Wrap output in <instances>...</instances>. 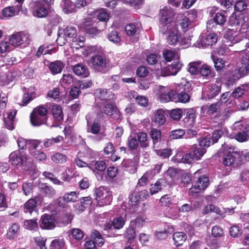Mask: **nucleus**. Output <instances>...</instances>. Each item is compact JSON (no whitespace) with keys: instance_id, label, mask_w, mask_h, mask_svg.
<instances>
[{"instance_id":"1","label":"nucleus","mask_w":249,"mask_h":249,"mask_svg":"<svg viewBox=\"0 0 249 249\" xmlns=\"http://www.w3.org/2000/svg\"><path fill=\"white\" fill-rule=\"evenodd\" d=\"M175 12L170 7L164 6L159 13L160 16V32L163 35L168 30V28L175 26L174 22Z\"/></svg>"},{"instance_id":"2","label":"nucleus","mask_w":249,"mask_h":249,"mask_svg":"<svg viewBox=\"0 0 249 249\" xmlns=\"http://www.w3.org/2000/svg\"><path fill=\"white\" fill-rule=\"evenodd\" d=\"M234 147L229 146L227 143L222 144L221 149L224 151L222 157L223 163L227 166H231L235 162L240 161V154L237 151H234Z\"/></svg>"},{"instance_id":"3","label":"nucleus","mask_w":249,"mask_h":249,"mask_svg":"<svg viewBox=\"0 0 249 249\" xmlns=\"http://www.w3.org/2000/svg\"><path fill=\"white\" fill-rule=\"evenodd\" d=\"M192 90V84L189 81H185L178 84L176 87L177 95L175 96L177 102L185 103L189 101V93Z\"/></svg>"},{"instance_id":"4","label":"nucleus","mask_w":249,"mask_h":249,"mask_svg":"<svg viewBox=\"0 0 249 249\" xmlns=\"http://www.w3.org/2000/svg\"><path fill=\"white\" fill-rule=\"evenodd\" d=\"M211 143L210 138L204 137L199 141V144H194L190 149V151L195 160H200L206 152V148Z\"/></svg>"},{"instance_id":"5","label":"nucleus","mask_w":249,"mask_h":249,"mask_svg":"<svg viewBox=\"0 0 249 249\" xmlns=\"http://www.w3.org/2000/svg\"><path fill=\"white\" fill-rule=\"evenodd\" d=\"M92 68L97 72L106 73L109 68L108 60L105 56L96 55L92 57Z\"/></svg>"},{"instance_id":"6","label":"nucleus","mask_w":249,"mask_h":249,"mask_svg":"<svg viewBox=\"0 0 249 249\" xmlns=\"http://www.w3.org/2000/svg\"><path fill=\"white\" fill-rule=\"evenodd\" d=\"M29 8L34 16L42 18L48 14L47 7L41 0H34L29 5Z\"/></svg>"},{"instance_id":"7","label":"nucleus","mask_w":249,"mask_h":249,"mask_svg":"<svg viewBox=\"0 0 249 249\" xmlns=\"http://www.w3.org/2000/svg\"><path fill=\"white\" fill-rule=\"evenodd\" d=\"M217 41V36L215 34H210L206 36H200L198 40L194 43L196 47L206 48L209 46L215 44Z\"/></svg>"},{"instance_id":"8","label":"nucleus","mask_w":249,"mask_h":249,"mask_svg":"<svg viewBox=\"0 0 249 249\" xmlns=\"http://www.w3.org/2000/svg\"><path fill=\"white\" fill-rule=\"evenodd\" d=\"M229 24L231 26H241L243 29L249 28V18L243 14H233L229 20Z\"/></svg>"},{"instance_id":"9","label":"nucleus","mask_w":249,"mask_h":249,"mask_svg":"<svg viewBox=\"0 0 249 249\" xmlns=\"http://www.w3.org/2000/svg\"><path fill=\"white\" fill-rule=\"evenodd\" d=\"M29 36L23 33H17L12 35L9 41L13 46H26L30 44Z\"/></svg>"},{"instance_id":"10","label":"nucleus","mask_w":249,"mask_h":249,"mask_svg":"<svg viewBox=\"0 0 249 249\" xmlns=\"http://www.w3.org/2000/svg\"><path fill=\"white\" fill-rule=\"evenodd\" d=\"M126 221V215L124 216H118L114 218L112 221L106 223L104 230L109 231L112 230H119L122 229L124 227Z\"/></svg>"},{"instance_id":"11","label":"nucleus","mask_w":249,"mask_h":249,"mask_svg":"<svg viewBox=\"0 0 249 249\" xmlns=\"http://www.w3.org/2000/svg\"><path fill=\"white\" fill-rule=\"evenodd\" d=\"M209 183V179L207 176L205 175L200 176L196 184L190 188L189 193L193 196L197 194L201 191L205 190L208 187Z\"/></svg>"},{"instance_id":"12","label":"nucleus","mask_w":249,"mask_h":249,"mask_svg":"<svg viewBox=\"0 0 249 249\" xmlns=\"http://www.w3.org/2000/svg\"><path fill=\"white\" fill-rule=\"evenodd\" d=\"M159 92L161 101L165 103L169 101L177 102V100L175 99V96L177 95L176 90H171L168 87H163L160 89Z\"/></svg>"},{"instance_id":"13","label":"nucleus","mask_w":249,"mask_h":249,"mask_svg":"<svg viewBox=\"0 0 249 249\" xmlns=\"http://www.w3.org/2000/svg\"><path fill=\"white\" fill-rule=\"evenodd\" d=\"M55 221L52 215L44 214L41 217L39 225L41 229L51 230L55 227Z\"/></svg>"},{"instance_id":"14","label":"nucleus","mask_w":249,"mask_h":249,"mask_svg":"<svg viewBox=\"0 0 249 249\" xmlns=\"http://www.w3.org/2000/svg\"><path fill=\"white\" fill-rule=\"evenodd\" d=\"M182 64L180 62H174L171 65H168L161 71V75L167 76L169 75H176L181 69Z\"/></svg>"},{"instance_id":"15","label":"nucleus","mask_w":249,"mask_h":249,"mask_svg":"<svg viewBox=\"0 0 249 249\" xmlns=\"http://www.w3.org/2000/svg\"><path fill=\"white\" fill-rule=\"evenodd\" d=\"M78 199L77 194L76 192H70L66 193L62 197H59L57 199V203L59 206H63L64 202H74Z\"/></svg>"},{"instance_id":"16","label":"nucleus","mask_w":249,"mask_h":249,"mask_svg":"<svg viewBox=\"0 0 249 249\" xmlns=\"http://www.w3.org/2000/svg\"><path fill=\"white\" fill-rule=\"evenodd\" d=\"M183 112L186 115L183 119L184 123L187 127H192L195 123L196 117V109L193 108L185 109L183 110Z\"/></svg>"},{"instance_id":"17","label":"nucleus","mask_w":249,"mask_h":249,"mask_svg":"<svg viewBox=\"0 0 249 249\" xmlns=\"http://www.w3.org/2000/svg\"><path fill=\"white\" fill-rule=\"evenodd\" d=\"M41 201L42 198L40 196H36L33 198L29 199L24 204V212L26 213H29L31 214L35 209L37 204L38 202L41 203Z\"/></svg>"},{"instance_id":"18","label":"nucleus","mask_w":249,"mask_h":249,"mask_svg":"<svg viewBox=\"0 0 249 249\" xmlns=\"http://www.w3.org/2000/svg\"><path fill=\"white\" fill-rule=\"evenodd\" d=\"M21 10V4H18L16 6H9L4 8L2 11L3 17L10 18L18 15Z\"/></svg>"},{"instance_id":"19","label":"nucleus","mask_w":249,"mask_h":249,"mask_svg":"<svg viewBox=\"0 0 249 249\" xmlns=\"http://www.w3.org/2000/svg\"><path fill=\"white\" fill-rule=\"evenodd\" d=\"M40 191L45 196L48 198L53 197L56 194L55 190L51 185L45 183H39L38 184Z\"/></svg>"},{"instance_id":"20","label":"nucleus","mask_w":249,"mask_h":249,"mask_svg":"<svg viewBox=\"0 0 249 249\" xmlns=\"http://www.w3.org/2000/svg\"><path fill=\"white\" fill-rule=\"evenodd\" d=\"M166 33L168 34L167 40L169 44L175 45L178 42L179 36L178 35V31L175 27V25L168 28V30L165 34Z\"/></svg>"},{"instance_id":"21","label":"nucleus","mask_w":249,"mask_h":249,"mask_svg":"<svg viewBox=\"0 0 249 249\" xmlns=\"http://www.w3.org/2000/svg\"><path fill=\"white\" fill-rule=\"evenodd\" d=\"M25 159V158L19 151L13 152L9 155V161L13 165L21 166Z\"/></svg>"},{"instance_id":"22","label":"nucleus","mask_w":249,"mask_h":249,"mask_svg":"<svg viewBox=\"0 0 249 249\" xmlns=\"http://www.w3.org/2000/svg\"><path fill=\"white\" fill-rule=\"evenodd\" d=\"M175 231L173 226L168 225L166 226L162 231H156L155 233L156 238L160 240H165L169 234L172 233Z\"/></svg>"},{"instance_id":"23","label":"nucleus","mask_w":249,"mask_h":249,"mask_svg":"<svg viewBox=\"0 0 249 249\" xmlns=\"http://www.w3.org/2000/svg\"><path fill=\"white\" fill-rule=\"evenodd\" d=\"M149 196L148 192L147 190H143L136 193L135 195L131 194L129 197V201L134 204L140 200H144Z\"/></svg>"},{"instance_id":"24","label":"nucleus","mask_w":249,"mask_h":249,"mask_svg":"<svg viewBox=\"0 0 249 249\" xmlns=\"http://www.w3.org/2000/svg\"><path fill=\"white\" fill-rule=\"evenodd\" d=\"M95 95L96 98L102 101H108L114 96L111 92L107 89H97L95 92Z\"/></svg>"},{"instance_id":"25","label":"nucleus","mask_w":249,"mask_h":249,"mask_svg":"<svg viewBox=\"0 0 249 249\" xmlns=\"http://www.w3.org/2000/svg\"><path fill=\"white\" fill-rule=\"evenodd\" d=\"M47 117H43L35 111H32L30 115V121L31 124L34 126H38L46 123Z\"/></svg>"},{"instance_id":"26","label":"nucleus","mask_w":249,"mask_h":249,"mask_svg":"<svg viewBox=\"0 0 249 249\" xmlns=\"http://www.w3.org/2000/svg\"><path fill=\"white\" fill-rule=\"evenodd\" d=\"M60 7L63 12L66 14L73 13L76 12L75 6L70 0H62L60 3Z\"/></svg>"},{"instance_id":"27","label":"nucleus","mask_w":249,"mask_h":249,"mask_svg":"<svg viewBox=\"0 0 249 249\" xmlns=\"http://www.w3.org/2000/svg\"><path fill=\"white\" fill-rule=\"evenodd\" d=\"M23 90L24 94L22 97L21 105L25 106L33 99L32 95L33 94H35V91L32 87L27 89L24 88Z\"/></svg>"},{"instance_id":"28","label":"nucleus","mask_w":249,"mask_h":249,"mask_svg":"<svg viewBox=\"0 0 249 249\" xmlns=\"http://www.w3.org/2000/svg\"><path fill=\"white\" fill-rule=\"evenodd\" d=\"M227 38L231 42L233 43H236L241 40H243L242 38V34L233 30H229L226 35Z\"/></svg>"},{"instance_id":"29","label":"nucleus","mask_w":249,"mask_h":249,"mask_svg":"<svg viewBox=\"0 0 249 249\" xmlns=\"http://www.w3.org/2000/svg\"><path fill=\"white\" fill-rule=\"evenodd\" d=\"M174 244L176 247L181 246L187 239L186 235L183 232H176L172 237Z\"/></svg>"},{"instance_id":"30","label":"nucleus","mask_w":249,"mask_h":249,"mask_svg":"<svg viewBox=\"0 0 249 249\" xmlns=\"http://www.w3.org/2000/svg\"><path fill=\"white\" fill-rule=\"evenodd\" d=\"M52 107V113L53 117L57 121H61L63 119V114L60 105L57 104L51 105Z\"/></svg>"},{"instance_id":"31","label":"nucleus","mask_w":249,"mask_h":249,"mask_svg":"<svg viewBox=\"0 0 249 249\" xmlns=\"http://www.w3.org/2000/svg\"><path fill=\"white\" fill-rule=\"evenodd\" d=\"M73 72L78 76H82L84 77H87L89 72L87 67L82 64H77L73 67Z\"/></svg>"},{"instance_id":"32","label":"nucleus","mask_w":249,"mask_h":249,"mask_svg":"<svg viewBox=\"0 0 249 249\" xmlns=\"http://www.w3.org/2000/svg\"><path fill=\"white\" fill-rule=\"evenodd\" d=\"M64 67V64L59 60L51 62L49 66V69L53 74L60 73Z\"/></svg>"},{"instance_id":"33","label":"nucleus","mask_w":249,"mask_h":249,"mask_svg":"<svg viewBox=\"0 0 249 249\" xmlns=\"http://www.w3.org/2000/svg\"><path fill=\"white\" fill-rule=\"evenodd\" d=\"M89 168L93 172L95 170L104 171L106 168V162L103 160L92 161L89 163Z\"/></svg>"},{"instance_id":"34","label":"nucleus","mask_w":249,"mask_h":249,"mask_svg":"<svg viewBox=\"0 0 249 249\" xmlns=\"http://www.w3.org/2000/svg\"><path fill=\"white\" fill-rule=\"evenodd\" d=\"M140 27L141 24L139 23L128 24L125 26V31L128 36H134L140 31Z\"/></svg>"},{"instance_id":"35","label":"nucleus","mask_w":249,"mask_h":249,"mask_svg":"<svg viewBox=\"0 0 249 249\" xmlns=\"http://www.w3.org/2000/svg\"><path fill=\"white\" fill-rule=\"evenodd\" d=\"M239 71L243 73H248L249 71V51L246 53L242 57Z\"/></svg>"},{"instance_id":"36","label":"nucleus","mask_w":249,"mask_h":249,"mask_svg":"<svg viewBox=\"0 0 249 249\" xmlns=\"http://www.w3.org/2000/svg\"><path fill=\"white\" fill-rule=\"evenodd\" d=\"M96 197L98 199H106V198H112L111 194L104 187H101L96 190Z\"/></svg>"},{"instance_id":"37","label":"nucleus","mask_w":249,"mask_h":249,"mask_svg":"<svg viewBox=\"0 0 249 249\" xmlns=\"http://www.w3.org/2000/svg\"><path fill=\"white\" fill-rule=\"evenodd\" d=\"M61 34H63L65 37L69 38H73L76 36L77 30L73 26H68L64 29L60 30Z\"/></svg>"},{"instance_id":"38","label":"nucleus","mask_w":249,"mask_h":249,"mask_svg":"<svg viewBox=\"0 0 249 249\" xmlns=\"http://www.w3.org/2000/svg\"><path fill=\"white\" fill-rule=\"evenodd\" d=\"M91 238L96 245L99 247H102L105 243L104 239L102 237L101 234L97 231L94 230L92 232Z\"/></svg>"},{"instance_id":"39","label":"nucleus","mask_w":249,"mask_h":249,"mask_svg":"<svg viewBox=\"0 0 249 249\" xmlns=\"http://www.w3.org/2000/svg\"><path fill=\"white\" fill-rule=\"evenodd\" d=\"M137 141H139L141 148H145L149 146L147 133L145 132H139L137 134Z\"/></svg>"},{"instance_id":"40","label":"nucleus","mask_w":249,"mask_h":249,"mask_svg":"<svg viewBox=\"0 0 249 249\" xmlns=\"http://www.w3.org/2000/svg\"><path fill=\"white\" fill-rule=\"evenodd\" d=\"M166 121L164 112L162 109L158 110L155 114L154 122L159 125H162Z\"/></svg>"},{"instance_id":"41","label":"nucleus","mask_w":249,"mask_h":249,"mask_svg":"<svg viewBox=\"0 0 249 249\" xmlns=\"http://www.w3.org/2000/svg\"><path fill=\"white\" fill-rule=\"evenodd\" d=\"M23 226L25 229L33 231H37L38 229L37 219L25 220L24 222Z\"/></svg>"},{"instance_id":"42","label":"nucleus","mask_w":249,"mask_h":249,"mask_svg":"<svg viewBox=\"0 0 249 249\" xmlns=\"http://www.w3.org/2000/svg\"><path fill=\"white\" fill-rule=\"evenodd\" d=\"M177 159L178 162L185 163H191L195 160L190 150L187 153L184 154L181 156L180 155H177Z\"/></svg>"},{"instance_id":"43","label":"nucleus","mask_w":249,"mask_h":249,"mask_svg":"<svg viewBox=\"0 0 249 249\" xmlns=\"http://www.w3.org/2000/svg\"><path fill=\"white\" fill-rule=\"evenodd\" d=\"M20 229L19 225L17 223H13L9 228L7 233V237L8 239H14L17 236L18 232Z\"/></svg>"},{"instance_id":"44","label":"nucleus","mask_w":249,"mask_h":249,"mask_svg":"<svg viewBox=\"0 0 249 249\" xmlns=\"http://www.w3.org/2000/svg\"><path fill=\"white\" fill-rule=\"evenodd\" d=\"M51 158L53 162L57 164H62L67 160V157L65 155L58 152L52 155Z\"/></svg>"},{"instance_id":"45","label":"nucleus","mask_w":249,"mask_h":249,"mask_svg":"<svg viewBox=\"0 0 249 249\" xmlns=\"http://www.w3.org/2000/svg\"><path fill=\"white\" fill-rule=\"evenodd\" d=\"M249 2V0H236L234 3V10L238 12L245 11L247 9Z\"/></svg>"},{"instance_id":"46","label":"nucleus","mask_w":249,"mask_h":249,"mask_svg":"<svg viewBox=\"0 0 249 249\" xmlns=\"http://www.w3.org/2000/svg\"><path fill=\"white\" fill-rule=\"evenodd\" d=\"M150 134L153 140V147L155 148L157 143L160 140L161 132L160 130L153 128L151 129Z\"/></svg>"},{"instance_id":"47","label":"nucleus","mask_w":249,"mask_h":249,"mask_svg":"<svg viewBox=\"0 0 249 249\" xmlns=\"http://www.w3.org/2000/svg\"><path fill=\"white\" fill-rule=\"evenodd\" d=\"M65 244L63 239L57 238L53 240L50 246V249H63Z\"/></svg>"},{"instance_id":"48","label":"nucleus","mask_w":249,"mask_h":249,"mask_svg":"<svg viewBox=\"0 0 249 249\" xmlns=\"http://www.w3.org/2000/svg\"><path fill=\"white\" fill-rule=\"evenodd\" d=\"M63 137L61 136H58L55 138L45 140L43 144L44 147L46 148L50 147L53 145L55 143L60 142L63 140Z\"/></svg>"},{"instance_id":"49","label":"nucleus","mask_w":249,"mask_h":249,"mask_svg":"<svg viewBox=\"0 0 249 249\" xmlns=\"http://www.w3.org/2000/svg\"><path fill=\"white\" fill-rule=\"evenodd\" d=\"M43 176L50 180L54 184L61 185L63 184V182L59 180L51 172L45 171L43 173Z\"/></svg>"},{"instance_id":"50","label":"nucleus","mask_w":249,"mask_h":249,"mask_svg":"<svg viewBox=\"0 0 249 249\" xmlns=\"http://www.w3.org/2000/svg\"><path fill=\"white\" fill-rule=\"evenodd\" d=\"M212 58H213L215 70L217 71H219L225 67V62L222 58H216L213 55H212Z\"/></svg>"},{"instance_id":"51","label":"nucleus","mask_w":249,"mask_h":249,"mask_svg":"<svg viewBox=\"0 0 249 249\" xmlns=\"http://www.w3.org/2000/svg\"><path fill=\"white\" fill-rule=\"evenodd\" d=\"M215 25H222L226 21V16L224 13H217L213 18Z\"/></svg>"},{"instance_id":"52","label":"nucleus","mask_w":249,"mask_h":249,"mask_svg":"<svg viewBox=\"0 0 249 249\" xmlns=\"http://www.w3.org/2000/svg\"><path fill=\"white\" fill-rule=\"evenodd\" d=\"M185 132L184 129H178L171 131L170 133V137L172 139H181L184 135Z\"/></svg>"},{"instance_id":"53","label":"nucleus","mask_w":249,"mask_h":249,"mask_svg":"<svg viewBox=\"0 0 249 249\" xmlns=\"http://www.w3.org/2000/svg\"><path fill=\"white\" fill-rule=\"evenodd\" d=\"M157 155L162 159L168 158L172 154V150L169 148L155 150Z\"/></svg>"},{"instance_id":"54","label":"nucleus","mask_w":249,"mask_h":249,"mask_svg":"<svg viewBox=\"0 0 249 249\" xmlns=\"http://www.w3.org/2000/svg\"><path fill=\"white\" fill-rule=\"evenodd\" d=\"M161 180L159 179L155 184L150 185V192L151 195L158 193L162 189Z\"/></svg>"},{"instance_id":"55","label":"nucleus","mask_w":249,"mask_h":249,"mask_svg":"<svg viewBox=\"0 0 249 249\" xmlns=\"http://www.w3.org/2000/svg\"><path fill=\"white\" fill-rule=\"evenodd\" d=\"M104 113L108 116H111L116 112V107L111 104H107L103 107Z\"/></svg>"},{"instance_id":"56","label":"nucleus","mask_w":249,"mask_h":249,"mask_svg":"<svg viewBox=\"0 0 249 249\" xmlns=\"http://www.w3.org/2000/svg\"><path fill=\"white\" fill-rule=\"evenodd\" d=\"M245 86H241L236 88L231 93V96L234 98H238L241 97L245 93Z\"/></svg>"},{"instance_id":"57","label":"nucleus","mask_w":249,"mask_h":249,"mask_svg":"<svg viewBox=\"0 0 249 249\" xmlns=\"http://www.w3.org/2000/svg\"><path fill=\"white\" fill-rule=\"evenodd\" d=\"M122 165L126 168H130V169H127L130 172L134 173L137 170L136 165L131 160L123 161Z\"/></svg>"},{"instance_id":"58","label":"nucleus","mask_w":249,"mask_h":249,"mask_svg":"<svg viewBox=\"0 0 249 249\" xmlns=\"http://www.w3.org/2000/svg\"><path fill=\"white\" fill-rule=\"evenodd\" d=\"M87 123L88 131L89 132H91L92 134H96L99 132L101 128L100 123L94 122V123L91 124L90 126L89 125V121H87Z\"/></svg>"},{"instance_id":"59","label":"nucleus","mask_w":249,"mask_h":249,"mask_svg":"<svg viewBox=\"0 0 249 249\" xmlns=\"http://www.w3.org/2000/svg\"><path fill=\"white\" fill-rule=\"evenodd\" d=\"M212 234L215 238H220L224 236V231L219 226H214L212 229Z\"/></svg>"},{"instance_id":"60","label":"nucleus","mask_w":249,"mask_h":249,"mask_svg":"<svg viewBox=\"0 0 249 249\" xmlns=\"http://www.w3.org/2000/svg\"><path fill=\"white\" fill-rule=\"evenodd\" d=\"M221 88L215 84H212L209 91V96L211 98L216 96L220 92Z\"/></svg>"},{"instance_id":"61","label":"nucleus","mask_w":249,"mask_h":249,"mask_svg":"<svg viewBox=\"0 0 249 249\" xmlns=\"http://www.w3.org/2000/svg\"><path fill=\"white\" fill-rule=\"evenodd\" d=\"M236 140L239 142H243L249 139V135L243 129L241 131L238 132L235 135Z\"/></svg>"},{"instance_id":"62","label":"nucleus","mask_w":249,"mask_h":249,"mask_svg":"<svg viewBox=\"0 0 249 249\" xmlns=\"http://www.w3.org/2000/svg\"><path fill=\"white\" fill-rule=\"evenodd\" d=\"M49 45H43L40 46L37 50L36 55L37 57H39L42 54H50L51 50L49 49Z\"/></svg>"},{"instance_id":"63","label":"nucleus","mask_w":249,"mask_h":249,"mask_svg":"<svg viewBox=\"0 0 249 249\" xmlns=\"http://www.w3.org/2000/svg\"><path fill=\"white\" fill-rule=\"evenodd\" d=\"M162 54L164 59L167 61L170 62L175 57V53L173 50L165 49L163 50Z\"/></svg>"},{"instance_id":"64","label":"nucleus","mask_w":249,"mask_h":249,"mask_svg":"<svg viewBox=\"0 0 249 249\" xmlns=\"http://www.w3.org/2000/svg\"><path fill=\"white\" fill-rule=\"evenodd\" d=\"M183 113V111L181 109H174L171 111L170 116L174 120H179L181 118Z\"/></svg>"}]
</instances>
